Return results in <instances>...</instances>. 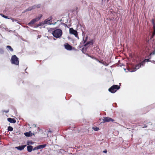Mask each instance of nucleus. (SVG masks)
<instances>
[{
  "mask_svg": "<svg viewBox=\"0 0 155 155\" xmlns=\"http://www.w3.org/2000/svg\"><path fill=\"white\" fill-rule=\"evenodd\" d=\"M103 0H102V1H103Z\"/></svg>",
  "mask_w": 155,
  "mask_h": 155,
  "instance_id": "obj_41",
  "label": "nucleus"
},
{
  "mask_svg": "<svg viewBox=\"0 0 155 155\" xmlns=\"http://www.w3.org/2000/svg\"><path fill=\"white\" fill-rule=\"evenodd\" d=\"M64 46L65 48L68 50H72V46L68 44H66L64 45Z\"/></svg>",
  "mask_w": 155,
  "mask_h": 155,
  "instance_id": "obj_9",
  "label": "nucleus"
},
{
  "mask_svg": "<svg viewBox=\"0 0 155 155\" xmlns=\"http://www.w3.org/2000/svg\"><path fill=\"white\" fill-rule=\"evenodd\" d=\"M69 33L71 34L74 35L76 37L79 38L77 31L74 30L72 28H70Z\"/></svg>",
  "mask_w": 155,
  "mask_h": 155,
  "instance_id": "obj_5",
  "label": "nucleus"
},
{
  "mask_svg": "<svg viewBox=\"0 0 155 155\" xmlns=\"http://www.w3.org/2000/svg\"><path fill=\"white\" fill-rule=\"evenodd\" d=\"M103 152H104V153H106L107 152V150H104L103 151Z\"/></svg>",
  "mask_w": 155,
  "mask_h": 155,
  "instance_id": "obj_32",
  "label": "nucleus"
},
{
  "mask_svg": "<svg viewBox=\"0 0 155 155\" xmlns=\"http://www.w3.org/2000/svg\"><path fill=\"white\" fill-rule=\"evenodd\" d=\"M153 36H152V38H150V40H152V38H153Z\"/></svg>",
  "mask_w": 155,
  "mask_h": 155,
  "instance_id": "obj_34",
  "label": "nucleus"
},
{
  "mask_svg": "<svg viewBox=\"0 0 155 155\" xmlns=\"http://www.w3.org/2000/svg\"><path fill=\"white\" fill-rule=\"evenodd\" d=\"M37 149H38V146L34 148V149H33V150H37Z\"/></svg>",
  "mask_w": 155,
  "mask_h": 155,
  "instance_id": "obj_30",
  "label": "nucleus"
},
{
  "mask_svg": "<svg viewBox=\"0 0 155 155\" xmlns=\"http://www.w3.org/2000/svg\"><path fill=\"white\" fill-rule=\"evenodd\" d=\"M10 19H11L13 22H14V21H15L17 22L18 23H19L18 22V21L17 20H16L14 19V18H10Z\"/></svg>",
  "mask_w": 155,
  "mask_h": 155,
  "instance_id": "obj_24",
  "label": "nucleus"
},
{
  "mask_svg": "<svg viewBox=\"0 0 155 155\" xmlns=\"http://www.w3.org/2000/svg\"><path fill=\"white\" fill-rule=\"evenodd\" d=\"M33 20H34V21H35V22H36L38 21H39L38 20V19L37 18H36L34 19Z\"/></svg>",
  "mask_w": 155,
  "mask_h": 155,
  "instance_id": "obj_28",
  "label": "nucleus"
},
{
  "mask_svg": "<svg viewBox=\"0 0 155 155\" xmlns=\"http://www.w3.org/2000/svg\"><path fill=\"white\" fill-rule=\"evenodd\" d=\"M7 119L8 121L12 123H15L16 121L13 118H9Z\"/></svg>",
  "mask_w": 155,
  "mask_h": 155,
  "instance_id": "obj_12",
  "label": "nucleus"
},
{
  "mask_svg": "<svg viewBox=\"0 0 155 155\" xmlns=\"http://www.w3.org/2000/svg\"><path fill=\"white\" fill-rule=\"evenodd\" d=\"M46 146V144L41 145L38 146V149H42L45 147Z\"/></svg>",
  "mask_w": 155,
  "mask_h": 155,
  "instance_id": "obj_15",
  "label": "nucleus"
},
{
  "mask_svg": "<svg viewBox=\"0 0 155 155\" xmlns=\"http://www.w3.org/2000/svg\"><path fill=\"white\" fill-rule=\"evenodd\" d=\"M114 121V120L111 118L108 117H104V118L103 119V121L101 123H104L106 122H109L110 121L113 122Z\"/></svg>",
  "mask_w": 155,
  "mask_h": 155,
  "instance_id": "obj_7",
  "label": "nucleus"
},
{
  "mask_svg": "<svg viewBox=\"0 0 155 155\" xmlns=\"http://www.w3.org/2000/svg\"><path fill=\"white\" fill-rule=\"evenodd\" d=\"M5 112L6 113H8V110H7V111H5Z\"/></svg>",
  "mask_w": 155,
  "mask_h": 155,
  "instance_id": "obj_33",
  "label": "nucleus"
},
{
  "mask_svg": "<svg viewBox=\"0 0 155 155\" xmlns=\"http://www.w3.org/2000/svg\"><path fill=\"white\" fill-rule=\"evenodd\" d=\"M149 59H150V58H149L148 59H149L148 61H149Z\"/></svg>",
  "mask_w": 155,
  "mask_h": 155,
  "instance_id": "obj_39",
  "label": "nucleus"
},
{
  "mask_svg": "<svg viewBox=\"0 0 155 155\" xmlns=\"http://www.w3.org/2000/svg\"><path fill=\"white\" fill-rule=\"evenodd\" d=\"M52 29V28H50V29Z\"/></svg>",
  "mask_w": 155,
  "mask_h": 155,
  "instance_id": "obj_40",
  "label": "nucleus"
},
{
  "mask_svg": "<svg viewBox=\"0 0 155 155\" xmlns=\"http://www.w3.org/2000/svg\"><path fill=\"white\" fill-rule=\"evenodd\" d=\"M85 41H85H85H84V43H85Z\"/></svg>",
  "mask_w": 155,
  "mask_h": 155,
  "instance_id": "obj_38",
  "label": "nucleus"
},
{
  "mask_svg": "<svg viewBox=\"0 0 155 155\" xmlns=\"http://www.w3.org/2000/svg\"><path fill=\"white\" fill-rule=\"evenodd\" d=\"M120 87L117 85H114L108 90V91L112 93H115L119 89Z\"/></svg>",
  "mask_w": 155,
  "mask_h": 155,
  "instance_id": "obj_4",
  "label": "nucleus"
},
{
  "mask_svg": "<svg viewBox=\"0 0 155 155\" xmlns=\"http://www.w3.org/2000/svg\"><path fill=\"white\" fill-rule=\"evenodd\" d=\"M49 132H51V131H50V130H49Z\"/></svg>",
  "mask_w": 155,
  "mask_h": 155,
  "instance_id": "obj_36",
  "label": "nucleus"
},
{
  "mask_svg": "<svg viewBox=\"0 0 155 155\" xmlns=\"http://www.w3.org/2000/svg\"><path fill=\"white\" fill-rule=\"evenodd\" d=\"M27 149L28 151L29 152H30L33 150V147L31 145L28 146L27 147Z\"/></svg>",
  "mask_w": 155,
  "mask_h": 155,
  "instance_id": "obj_14",
  "label": "nucleus"
},
{
  "mask_svg": "<svg viewBox=\"0 0 155 155\" xmlns=\"http://www.w3.org/2000/svg\"><path fill=\"white\" fill-rule=\"evenodd\" d=\"M8 130L9 131H12L13 130V128L12 127H10V126H9L8 127Z\"/></svg>",
  "mask_w": 155,
  "mask_h": 155,
  "instance_id": "obj_20",
  "label": "nucleus"
},
{
  "mask_svg": "<svg viewBox=\"0 0 155 155\" xmlns=\"http://www.w3.org/2000/svg\"><path fill=\"white\" fill-rule=\"evenodd\" d=\"M4 53V51L2 49H0V54H3Z\"/></svg>",
  "mask_w": 155,
  "mask_h": 155,
  "instance_id": "obj_25",
  "label": "nucleus"
},
{
  "mask_svg": "<svg viewBox=\"0 0 155 155\" xmlns=\"http://www.w3.org/2000/svg\"><path fill=\"white\" fill-rule=\"evenodd\" d=\"M35 23V22L33 19L32 20H31V21L29 23H28V25H33V24H34V23Z\"/></svg>",
  "mask_w": 155,
  "mask_h": 155,
  "instance_id": "obj_19",
  "label": "nucleus"
},
{
  "mask_svg": "<svg viewBox=\"0 0 155 155\" xmlns=\"http://www.w3.org/2000/svg\"><path fill=\"white\" fill-rule=\"evenodd\" d=\"M93 44L92 41H90L87 42L86 44H84V47H88L91 45H92Z\"/></svg>",
  "mask_w": 155,
  "mask_h": 155,
  "instance_id": "obj_13",
  "label": "nucleus"
},
{
  "mask_svg": "<svg viewBox=\"0 0 155 155\" xmlns=\"http://www.w3.org/2000/svg\"><path fill=\"white\" fill-rule=\"evenodd\" d=\"M45 25L44 23H43V21L40 23L38 24L37 25V27H38L40 26H42Z\"/></svg>",
  "mask_w": 155,
  "mask_h": 155,
  "instance_id": "obj_18",
  "label": "nucleus"
},
{
  "mask_svg": "<svg viewBox=\"0 0 155 155\" xmlns=\"http://www.w3.org/2000/svg\"><path fill=\"white\" fill-rule=\"evenodd\" d=\"M27 145L32 144H33V143L31 141H29L27 142Z\"/></svg>",
  "mask_w": 155,
  "mask_h": 155,
  "instance_id": "obj_26",
  "label": "nucleus"
},
{
  "mask_svg": "<svg viewBox=\"0 0 155 155\" xmlns=\"http://www.w3.org/2000/svg\"><path fill=\"white\" fill-rule=\"evenodd\" d=\"M93 129L95 131H98L99 129V128L98 127H93Z\"/></svg>",
  "mask_w": 155,
  "mask_h": 155,
  "instance_id": "obj_21",
  "label": "nucleus"
},
{
  "mask_svg": "<svg viewBox=\"0 0 155 155\" xmlns=\"http://www.w3.org/2000/svg\"><path fill=\"white\" fill-rule=\"evenodd\" d=\"M152 24L153 25V29H154V32L153 33V34L154 35V34L155 33V23H154V20H152Z\"/></svg>",
  "mask_w": 155,
  "mask_h": 155,
  "instance_id": "obj_16",
  "label": "nucleus"
},
{
  "mask_svg": "<svg viewBox=\"0 0 155 155\" xmlns=\"http://www.w3.org/2000/svg\"><path fill=\"white\" fill-rule=\"evenodd\" d=\"M151 62L152 63H155V61H151Z\"/></svg>",
  "mask_w": 155,
  "mask_h": 155,
  "instance_id": "obj_31",
  "label": "nucleus"
},
{
  "mask_svg": "<svg viewBox=\"0 0 155 155\" xmlns=\"http://www.w3.org/2000/svg\"><path fill=\"white\" fill-rule=\"evenodd\" d=\"M152 44L154 45V48H155V40H153L152 42Z\"/></svg>",
  "mask_w": 155,
  "mask_h": 155,
  "instance_id": "obj_29",
  "label": "nucleus"
},
{
  "mask_svg": "<svg viewBox=\"0 0 155 155\" xmlns=\"http://www.w3.org/2000/svg\"><path fill=\"white\" fill-rule=\"evenodd\" d=\"M6 48L8 49L9 50L11 51H13V49L12 48L11 46L9 45H8L6 46Z\"/></svg>",
  "mask_w": 155,
  "mask_h": 155,
  "instance_id": "obj_17",
  "label": "nucleus"
},
{
  "mask_svg": "<svg viewBox=\"0 0 155 155\" xmlns=\"http://www.w3.org/2000/svg\"><path fill=\"white\" fill-rule=\"evenodd\" d=\"M24 134L26 137H30L34 135V134H32L31 131H30L28 132L25 133Z\"/></svg>",
  "mask_w": 155,
  "mask_h": 155,
  "instance_id": "obj_11",
  "label": "nucleus"
},
{
  "mask_svg": "<svg viewBox=\"0 0 155 155\" xmlns=\"http://www.w3.org/2000/svg\"><path fill=\"white\" fill-rule=\"evenodd\" d=\"M0 15L2 16L3 17L5 18H8V19H10V18H8L7 16L1 14H0Z\"/></svg>",
  "mask_w": 155,
  "mask_h": 155,
  "instance_id": "obj_22",
  "label": "nucleus"
},
{
  "mask_svg": "<svg viewBox=\"0 0 155 155\" xmlns=\"http://www.w3.org/2000/svg\"><path fill=\"white\" fill-rule=\"evenodd\" d=\"M87 38V37H86V40Z\"/></svg>",
  "mask_w": 155,
  "mask_h": 155,
  "instance_id": "obj_37",
  "label": "nucleus"
},
{
  "mask_svg": "<svg viewBox=\"0 0 155 155\" xmlns=\"http://www.w3.org/2000/svg\"><path fill=\"white\" fill-rule=\"evenodd\" d=\"M62 31L60 29H57L53 31V36L56 38H60L62 35Z\"/></svg>",
  "mask_w": 155,
  "mask_h": 155,
  "instance_id": "obj_2",
  "label": "nucleus"
},
{
  "mask_svg": "<svg viewBox=\"0 0 155 155\" xmlns=\"http://www.w3.org/2000/svg\"><path fill=\"white\" fill-rule=\"evenodd\" d=\"M41 7V5L38 4L33 5L32 6L29 7L26 10V11H31L32 9H36L40 8Z\"/></svg>",
  "mask_w": 155,
  "mask_h": 155,
  "instance_id": "obj_6",
  "label": "nucleus"
},
{
  "mask_svg": "<svg viewBox=\"0 0 155 155\" xmlns=\"http://www.w3.org/2000/svg\"><path fill=\"white\" fill-rule=\"evenodd\" d=\"M155 54V50L153 51V52H151L150 54V56H151L152 55H154Z\"/></svg>",
  "mask_w": 155,
  "mask_h": 155,
  "instance_id": "obj_27",
  "label": "nucleus"
},
{
  "mask_svg": "<svg viewBox=\"0 0 155 155\" xmlns=\"http://www.w3.org/2000/svg\"><path fill=\"white\" fill-rule=\"evenodd\" d=\"M11 61L12 64L16 65H18L19 64L18 58L15 55H14L12 56Z\"/></svg>",
  "mask_w": 155,
  "mask_h": 155,
  "instance_id": "obj_3",
  "label": "nucleus"
},
{
  "mask_svg": "<svg viewBox=\"0 0 155 155\" xmlns=\"http://www.w3.org/2000/svg\"><path fill=\"white\" fill-rule=\"evenodd\" d=\"M42 15L41 14H40L39 15L38 17H37L36 18L38 19V20H39L42 17Z\"/></svg>",
  "mask_w": 155,
  "mask_h": 155,
  "instance_id": "obj_23",
  "label": "nucleus"
},
{
  "mask_svg": "<svg viewBox=\"0 0 155 155\" xmlns=\"http://www.w3.org/2000/svg\"><path fill=\"white\" fill-rule=\"evenodd\" d=\"M126 69H124V70L126 71V72H127V71H126Z\"/></svg>",
  "mask_w": 155,
  "mask_h": 155,
  "instance_id": "obj_35",
  "label": "nucleus"
},
{
  "mask_svg": "<svg viewBox=\"0 0 155 155\" xmlns=\"http://www.w3.org/2000/svg\"><path fill=\"white\" fill-rule=\"evenodd\" d=\"M52 19V18L51 17L49 18L44 21H43V23H44L45 25L46 24L51 25V24L50 23L51 22V20Z\"/></svg>",
  "mask_w": 155,
  "mask_h": 155,
  "instance_id": "obj_8",
  "label": "nucleus"
},
{
  "mask_svg": "<svg viewBox=\"0 0 155 155\" xmlns=\"http://www.w3.org/2000/svg\"><path fill=\"white\" fill-rule=\"evenodd\" d=\"M149 59H145L140 64H139L136 65L135 67H133L132 70L130 71V72H133L136 71L137 69H139L142 66H144L145 62H148Z\"/></svg>",
  "mask_w": 155,
  "mask_h": 155,
  "instance_id": "obj_1",
  "label": "nucleus"
},
{
  "mask_svg": "<svg viewBox=\"0 0 155 155\" xmlns=\"http://www.w3.org/2000/svg\"><path fill=\"white\" fill-rule=\"evenodd\" d=\"M26 146V145H24L22 146H19L18 147H15V148L18 150H21L24 149L25 147Z\"/></svg>",
  "mask_w": 155,
  "mask_h": 155,
  "instance_id": "obj_10",
  "label": "nucleus"
}]
</instances>
